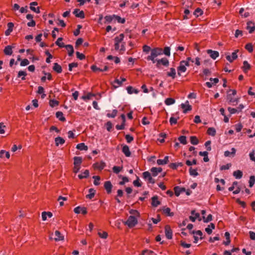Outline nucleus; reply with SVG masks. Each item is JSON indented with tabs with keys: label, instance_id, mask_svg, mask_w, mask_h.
<instances>
[{
	"label": "nucleus",
	"instance_id": "obj_46",
	"mask_svg": "<svg viewBox=\"0 0 255 255\" xmlns=\"http://www.w3.org/2000/svg\"><path fill=\"white\" fill-rule=\"evenodd\" d=\"M207 133L209 135L214 136L216 135V130L214 128H209L207 129Z\"/></svg>",
	"mask_w": 255,
	"mask_h": 255
},
{
	"label": "nucleus",
	"instance_id": "obj_27",
	"mask_svg": "<svg viewBox=\"0 0 255 255\" xmlns=\"http://www.w3.org/2000/svg\"><path fill=\"white\" fill-rule=\"evenodd\" d=\"M54 240L56 241H60L64 240V236L58 231H56L54 233Z\"/></svg>",
	"mask_w": 255,
	"mask_h": 255
},
{
	"label": "nucleus",
	"instance_id": "obj_54",
	"mask_svg": "<svg viewBox=\"0 0 255 255\" xmlns=\"http://www.w3.org/2000/svg\"><path fill=\"white\" fill-rule=\"evenodd\" d=\"M63 38L62 37H59L57 41L55 42V44L59 47L62 48L65 47V44L62 42Z\"/></svg>",
	"mask_w": 255,
	"mask_h": 255
},
{
	"label": "nucleus",
	"instance_id": "obj_51",
	"mask_svg": "<svg viewBox=\"0 0 255 255\" xmlns=\"http://www.w3.org/2000/svg\"><path fill=\"white\" fill-rule=\"evenodd\" d=\"M98 235L101 238L104 239H107L108 236V233L105 231H102V232L99 231L98 232Z\"/></svg>",
	"mask_w": 255,
	"mask_h": 255
},
{
	"label": "nucleus",
	"instance_id": "obj_14",
	"mask_svg": "<svg viewBox=\"0 0 255 255\" xmlns=\"http://www.w3.org/2000/svg\"><path fill=\"white\" fill-rule=\"evenodd\" d=\"M199 217V213H196L195 211L193 210L191 211V216L189 217V219L192 222H194L196 219H198L199 221H201V219H200Z\"/></svg>",
	"mask_w": 255,
	"mask_h": 255
},
{
	"label": "nucleus",
	"instance_id": "obj_50",
	"mask_svg": "<svg viewBox=\"0 0 255 255\" xmlns=\"http://www.w3.org/2000/svg\"><path fill=\"white\" fill-rule=\"evenodd\" d=\"M118 113V111L116 109L113 110L111 113H108L107 114L106 116L107 117L110 118H114L116 117Z\"/></svg>",
	"mask_w": 255,
	"mask_h": 255
},
{
	"label": "nucleus",
	"instance_id": "obj_34",
	"mask_svg": "<svg viewBox=\"0 0 255 255\" xmlns=\"http://www.w3.org/2000/svg\"><path fill=\"white\" fill-rule=\"evenodd\" d=\"M52 215V213L50 212H43L42 213V219L43 221H46L47 217L51 218Z\"/></svg>",
	"mask_w": 255,
	"mask_h": 255
},
{
	"label": "nucleus",
	"instance_id": "obj_48",
	"mask_svg": "<svg viewBox=\"0 0 255 255\" xmlns=\"http://www.w3.org/2000/svg\"><path fill=\"white\" fill-rule=\"evenodd\" d=\"M175 102V100L173 98H168L165 100L164 103L167 106H170L173 104H174Z\"/></svg>",
	"mask_w": 255,
	"mask_h": 255
},
{
	"label": "nucleus",
	"instance_id": "obj_29",
	"mask_svg": "<svg viewBox=\"0 0 255 255\" xmlns=\"http://www.w3.org/2000/svg\"><path fill=\"white\" fill-rule=\"evenodd\" d=\"M14 24L12 22H8L7 23V29L5 31V34L6 36L9 35L13 30Z\"/></svg>",
	"mask_w": 255,
	"mask_h": 255
},
{
	"label": "nucleus",
	"instance_id": "obj_5",
	"mask_svg": "<svg viewBox=\"0 0 255 255\" xmlns=\"http://www.w3.org/2000/svg\"><path fill=\"white\" fill-rule=\"evenodd\" d=\"M143 178L149 183L154 184L155 180L152 178L151 174L148 171H145L142 173Z\"/></svg>",
	"mask_w": 255,
	"mask_h": 255
},
{
	"label": "nucleus",
	"instance_id": "obj_58",
	"mask_svg": "<svg viewBox=\"0 0 255 255\" xmlns=\"http://www.w3.org/2000/svg\"><path fill=\"white\" fill-rule=\"evenodd\" d=\"M122 84V81L118 79H116L113 82V86L115 88H118L120 86H121Z\"/></svg>",
	"mask_w": 255,
	"mask_h": 255
},
{
	"label": "nucleus",
	"instance_id": "obj_17",
	"mask_svg": "<svg viewBox=\"0 0 255 255\" xmlns=\"http://www.w3.org/2000/svg\"><path fill=\"white\" fill-rule=\"evenodd\" d=\"M104 188L106 190L108 194H110L112 192V189L113 187V185L110 181H106L104 183Z\"/></svg>",
	"mask_w": 255,
	"mask_h": 255
},
{
	"label": "nucleus",
	"instance_id": "obj_57",
	"mask_svg": "<svg viewBox=\"0 0 255 255\" xmlns=\"http://www.w3.org/2000/svg\"><path fill=\"white\" fill-rule=\"evenodd\" d=\"M189 173L190 175L193 176L194 177H196L198 175V173L196 169H193L192 167H190L189 169Z\"/></svg>",
	"mask_w": 255,
	"mask_h": 255
},
{
	"label": "nucleus",
	"instance_id": "obj_62",
	"mask_svg": "<svg viewBox=\"0 0 255 255\" xmlns=\"http://www.w3.org/2000/svg\"><path fill=\"white\" fill-rule=\"evenodd\" d=\"M115 19V14L112 15H107L105 17V19L108 23L111 22Z\"/></svg>",
	"mask_w": 255,
	"mask_h": 255
},
{
	"label": "nucleus",
	"instance_id": "obj_36",
	"mask_svg": "<svg viewBox=\"0 0 255 255\" xmlns=\"http://www.w3.org/2000/svg\"><path fill=\"white\" fill-rule=\"evenodd\" d=\"M82 162V157L79 156H76L74 158V165L81 166Z\"/></svg>",
	"mask_w": 255,
	"mask_h": 255
},
{
	"label": "nucleus",
	"instance_id": "obj_64",
	"mask_svg": "<svg viewBox=\"0 0 255 255\" xmlns=\"http://www.w3.org/2000/svg\"><path fill=\"white\" fill-rule=\"evenodd\" d=\"M178 140L183 144H186L187 143L186 137L184 135L180 136L178 137Z\"/></svg>",
	"mask_w": 255,
	"mask_h": 255
},
{
	"label": "nucleus",
	"instance_id": "obj_32",
	"mask_svg": "<svg viewBox=\"0 0 255 255\" xmlns=\"http://www.w3.org/2000/svg\"><path fill=\"white\" fill-rule=\"evenodd\" d=\"M127 90L128 93L129 94H137L138 93L139 91L137 89L133 88L132 86H128L127 88Z\"/></svg>",
	"mask_w": 255,
	"mask_h": 255
},
{
	"label": "nucleus",
	"instance_id": "obj_25",
	"mask_svg": "<svg viewBox=\"0 0 255 255\" xmlns=\"http://www.w3.org/2000/svg\"><path fill=\"white\" fill-rule=\"evenodd\" d=\"M176 70L174 68H170L169 71L167 72V76L174 79L176 77Z\"/></svg>",
	"mask_w": 255,
	"mask_h": 255
},
{
	"label": "nucleus",
	"instance_id": "obj_63",
	"mask_svg": "<svg viewBox=\"0 0 255 255\" xmlns=\"http://www.w3.org/2000/svg\"><path fill=\"white\" fill-rule=\"evenodd\" d=\"M26 75L27 74L26 72L24 71H19L18 73L17 77L19 78L22 77L21 79L22 80H24L25 79V77L26 76Z\"/></svg>",
	"mask_w": 255,
	"mask_h": 255
},
{
	"label": "nucleus",
	"instance_id": "obj_39",
	"mask_svg": "<svg viewBox=\"0 0 255 255\" xmlns=\"http://www.w3.org/2000/svg\"><path fill=\"white\" fill-rule=\"evenodd\" d=\"M225 237L226 238V241L223 242V244L225 246H228L231 242L230 233L228 232H225Z\"/></svg>",
	"mask_w": 255,
	"mask_h": 255
},
{
	"label": "nucleus",
	"instance_id": "obj_10",
	"mask_svg": "<svg viewBox=\"0 0 255 255\" xmlns=\"http://www.w3.org/2000/svg\"><path fill=\"white\" fill-rule=\"evenodd\" d=\"M93 166L95 169L102 170L106 166V163L104 161H101L100 162L95 163L93 165Z\"/></svg>",
	"mask_w": 255,
	"mask_h": 255
},
{
	"label": "nucleus",
	"instance_id": "obj_26",
	"mask_svg": "<svg viewBox=\"0 0 255 255\" xmlns=\"http://www.w3.org/2000/svg\"><path fill=\"white\" fill-rule=\"evenodd\" d=\"M247 29L249 30V33H252L255 29V23L252 21H249L247 23Z\"/></svg>",
	"mask_w": 255,
	"mask_h": 255
},
{
	"label": "nucleus",
	"instance_id": "obj_28",
	"mask_svg": "<svg viewBox=\"0 0 255 255\" xmlns=\"http://www.w3.org/2000/svg\"><path fill=\"white\" fill-rule=\"evenodd\" d=\"M65 142L64 139L60 136H58L55 138V143L56 146H58L60 144H63Z\"/></svg>",
	"mask_w": 255,
	"mask_h": 255
},
{
	"label": "nucleus",
	"instance_id": "obj_23",
	"mask_svg": "<svg viewBox=\"0 0 255 255\" xmlns=\"http://www.w3.org/2000/svg\"><path fill=\"white\" fill-rule=\"evenodd\" d=\"M174 191L175 195H176V196L178 197L180 195V194L181 193L185 191V189L184 188L180 187L179 186H175L174 188Z\"/></svg>",
	"mask_w": 255,
	"mask_h": 255
},
{
	"label": "nucleus",
	"instance_id": "obj_38",
	"mask_svg": "<svg viewBox=\"0 0 255 255\" xmlns=\"http://www.w3.org/2000/svg\"><path fill=\"white\" fill-rule=\"evenodd\" d=\"M129 213L131 215L130 216H135L137 219L140 217V213L136 210L131 209L129 211Z\"/></svg>",
	"mask_w": 255,
	"mask_h": 255
},
{
	"label": "nucleus",
	"instance_id": "obj_33",
	"mask_svg": "<svg viewBox=\"0 0 255 255\" xmlns=\"http://www.w3.org/2000/svg\"><path fill=\"white\" fill-rule=\"evenodd\" d=\"M236 152V149L234 147L231 148V152L226 150L224 152V156L226 157H229L231 155L234 156Z\"/></svg>",
	"mask_w": 255,
	"mask_h": 255
},
{
	"label": "nucleus",
	"instance_id": "obj_4",
	"mask_svg": "<svg viewBox=\"0 0 255 255\" xmlns=\"http://www.w3.org/2000/svg\"><path fill=\"white\" fill-rule=\"evenodd\" d=\"M138 222V219L135 216H129L125 224L128 226L129 228L134 227Z\"/></svg>",
	"mask_w": 255,
	"mask_h": 255
},
{
	"label": "nucleus",
	"instance_id": "obj_31",
	"mask_svg": "<svg viewBox=\"0 0 255 255\" xmlns=\"http://www.w3.org/2000/svg\"><path fill=\"white\" fill-rule=\"evenodd\" d=\"M53 69L57 73H61L62 71L61 66L57 63H54L53 64Z\"/></svg>",
	"mask_w": 255,
	"mask_h": 255
},
{
	"label": "nucleus",
	"instance_id": "obj_45",
	"mask_svg": "<svg viewBox=\"0 0 255 255\" xmlns=\"http://www.w3.org/2000/svg\"><path fill=\"white\" fill-rule=\"evenodd\" d=\"M37 93L39 94H41V97L42 99H44L46 97V94L44 93V89L41 86H39L38 87Z\"/></svg>",
	"mask_w": 255,
	"mask_h": 255
},
{
	"label": "nucleus",
	"instance_id": "obj_12",
	"mask_svg": "<svg viewBox=\"0 0 255 255\" xmlns=\"http://www.w3.org/2000/svg\"><path fill=\"white\" fill-rule=\"evenodd\" d=\"M165 233L167 239H171L172 238V231L169 225H166L165 227Z\"/></svg>",
	"mask_w": 255,
	"mask_h": 255
},
{
	"label": "nucleus",
	"instance_id": "obj_13",
	"mask_svg": "<svg viewBox=\"0 0 255 255\" xmlns=\"http://www.w3.org/2000/svg\"><path fill=\"white\" fill-rule=\"evenodd\" d=\"M179 119L178 113L173 114L169 119V123L171 126L175 125L177 123V120Z\"/></svg>",
	"mask_w": 255,
	"mask_h": 255
},
{
	"label": "nucleus",
	"instance_id": "obj_20",
	"mask_svg": "<svg viewBox=\"0 0 255 255\" xmlns=\"http://www.w3.org/2000/svg\"><path fill=\"white\" fill-rule=\"evenodd\" d=\"M37 4L38 3L36 1L31 2L30 3V8L32 11L36 12V13H39L40 12L39 7H35V6L37 5Z\"/></svg>",
	"mask_w": 255,
	"mask_h": 255
},
{
	"label": "nucleus",
	"instance_id": "obj_37",
	"mask_svg": "<svg viewBox=\"0 0 255 255\" xmlns=\"http://www.w3.org/2000/svg\"><path fill=\"white\" fill-rule=\"evenodd\" d=\"M152 202L151 204L153 207H157L159 205H160V202L158 200L157 196H154L152 198Z\"/></svg>",
	"mask_w": 255,
	"mask_h": 255
},
{
	"label": "nucleus",
	"instance_id": "obj_59",
	"mask_svg": "<svg viewBox=\"0 0 255 255\" xmlns=\"http://www.w3.org/2000/svg\"><path fill=\"white\" fill-rule=\"evenodd\" d=\"M115 20L117 21L120 23H124L126 21V20L124 18H122L120 16L117 15L115 14Z\"/></svg>",
	"mask_w": 255,
	"mask_h": 255
},
{
	"label": "nucleus",
	"instance_id": "obj_6",
	"mask_svg": "<svg viewBox=\"0 0 255 255\" xmlns=\"http://www.w3.org/2000/svg\"><path fill=\"white\" fill-rule=\"evenodd\" d=\"M239 50H235L231 54V55H228L226 56V59L230 63L233 62L235 60L238 58L237 53L239 52Z\"/></svg>",
	"mask_w": 255,
	"mask_h": 255
},
{
	"label": "nucleus",
	"instance_id": "obj_18",
	"mask_svg": "<svg viewBox=\"0 0 255 255\" xmlns=\"http://www.w3.org/2000/svg\"><path fill=\"white\" fill-rule=\"evenodd\" d=\"M122 152L126 157H129L131 155V152L129 150V147L126 144L122 145Z\"/></svg>",
	"mask_w": 255,
	"mask_h": 255
},
{
	"label": "nucleus",
	"instance_id": "obj_2",
	"mask_svg": "<svg viewBox=\"0 0 255 255\" xmlns=\"http://www.w3.org/2000/svg\"><path fill=\"white\" fill-rule=\"evenodd\" d=\"M190 62H194V60L190 57H187L185 60H182L180 62L179 65L177 69V74L179 76H180L182 73H184L186 71V67L189 66Z\"/></svg>",
	"mask_w": 255,
	"mask_h": 255
},
{
	"label": "nucleus",
	"instance_id": "obj_24",
	"mask_svg": "<svg viewBox=\"0 0 255 255\" xmlns=\"http://www.w3.org/2000/svg\"><path fill=\"white\" fill-rule=\"evenodd\" d=\"M13 47H12L11 45H7V46H5L3 50V52L4 53V54L6 55H9V56L12 55V48H13Z\"/></svg>",
	"mask_w": 255,
	"mask_h": 255
},
{
	"label": "nucleus",
	"instance_id": "obj_15",
	"mask_svg": "<svg viewBox=\"0 0 255 255\" xmlns=\"http://www.w3.org/2000/svg\"><path fill=\"white\" fill-rule=\"evenodd\" d=\"M207 53L209 54L210 57L214 60H215L219 56V53L218 51H214L211 49L207 50Z\"/></svg>",
	"mask_w": 255,
	"mask_h": 255
},
{
	"label": "nucleus",
	"instance_id": "obj_56",
	"mask_svg": "<svg viewBox=\"0 0 255 255\" xmlns=\"http://www.w3.org/2000/svg\"><path fill=\"white\" fill-rule=\"evenodd\" d=\"M163 212L165 214H166L167 216H173V213L171 212V210L168 207L164 208L163 209Z\"/></svg>",
	"mask_w": 255,
	"mask_h": 255
},
{
	"label": "nucleus",
	"instance_id": "obj_19",
	"mask_svg": "<svg viewBox=\"0 0 255 255\" xmlns=\"http://www.w3.org/2000/svg\"><path fill=\"white\" fill-rule=\"evenodd\" d=\"M194 234V242L195 243H197L199 240V239H202V233L201 231L198 230L196 232H194L193 233Z\"/></svg>",
	"mask_w": 255,
	"mask_h": 255
},
{
	"label": "nucleus",
	"instance_id": "obj_30",
	"mask_svg": "<svg viewBox=\"0 0 255 255\" xmlns=\"http://www.w3.org/2000/svg\"><path fill=\"white\" fill-rule=\"evenodd\" d=\"M64 47H65L66 50H67L68 55L69 56H72L74 53V49L73 46L70 44L65 45Z\"/></svg>",
	"mask_w": 255,
	"mask_h": 255
},
{
	"label": "nucleus",
	"instance_id": "obj_52",
	"mask_svg": "<svg viewBox=\"0 0 255 255\" xmlns=\"http://www.w3.org/2000/svg\"><path fill=\"white\" fill-rule=\"evenodd\" d=\"M89 194L86 195V198L89 199L93 198L95 195V190L93 188H91L89 190Z\"/></svg>",
	"mask_w": 255,
	"mask_h": 255
},
{
	"label": "nucleus",
	"instance_id": "obj_3",
	"mask_svg": "<svg viewBox=\"0 0 255 255\" xmlns=\"http://www.w3.org/2000/svg\"><path fill=\"white\" fill-rule=\"evenodd\" d=\"M163 54V50L161 48H154L151 49L150 55L147 57V60H151L153 63H155L157 60L155 59L158 56Z\"/></svg>",
	"mask_w": 255,
	"mask_h": 255
},
{
	"label": "nucleus",
	"instance_id": "obj_55",
	"mask_svg": "<svg viewBox=\"0 0 255 255\" xmlns=\"http://www.w3.org/2000/svg\"><path fill=\"white\" fill-rule=\"evenodd\" d=\"M95 96V95L91 93H88L86 95H84L81 98L82 99H83V100H85V101H86V100H90L91 99V98L92 97H94Z\"/></svg>",
	"mask_w": 255,
	"mask_h": 255
},
{
	"label": "nucleus",
	"instance_id": "obj_1",
	"mask_svg": "<svg viewBox=\"0 0 255 255\" xmlns=\"http://www.w3.org/2000/svg\"><path fill=\"white\" fill-rule=\"evenodd\" d=\"M125 35L123 33L120 34L114 38L115 49L120 52H124L126 50L125 43L123 42Z\"/></svg>",
	"mask_w": 255,
	"mask_h": 255
},
{
	"label": "nucleus",
	"instance_id": "obj_8",
	"mask_svg": "<svg viewBox=\"0 0 255 255\" xmlns=\"http://www.w3.org/2000/svg\"><path fill=\"white\" fill-rule=\"evenodd\" d=\"M156 66L159 67L161 65L164 66H168L169 65V61L166 58H163L161 59H158L156 61Z\"/></svg>",
	"mask_w": 255,
	"mask_h": 255
},
{
	"label": "nucleus",
	"instance_id": "obj_44",
	"mask_svg": "<svg viewBox=\"0 0 255 255\" xmlns=\"http://www.w3.org/2000/svg\"><path fill=\"white\" fill-rule=\"evenodd\" d=\"M233 175L236 179H241L243 176V172L240 170H237L233 172Z\"/></svg>",
	"mask_w": 255,
	"mask_h": 255
},
{
	"label": "nucleus",
	"instance_id": "obj_61",
	"mask_svg": "<svg viewBox=\"0 0 255 255\" xmlns=\"http://www.w3.org/2000/svg\"><path fill=\"white\" fill-rule=\"evenodd\" d=\"M93 178L94 179V184L96 186H98L100 184V177L99 176H94Z\"/></svg>",
	"mask_w": 255,
	"mask_h": 255
},
{
	"label": "nucleus",
	"instance_id": "obj_49",
	"mask_svg": "<svg viewBox=\"0 0 255 255\" xmlns=\"http://www.w3.org/2000/svg\"><path fill=\"white\" fill-rule=\"evenodd\" d=\"M183 163L182 162L172 163L169 165V167L173 169H176L179 166H182Z\"/></svg>",
	"mask_w": 255,
	"mask_h": 255
},
{
	"label": "nucleus",
	"instance_id": "obj_42",
	"mask_svg": "<svg viewBox=\"0 0 255 255\" xmlns=\"http://www.w3.org/2000/svg\"><path fill=\"white\" fill-rule=\"evenodd\" d=\"M49 104L51 108H54L59 105V102L54 99H51L49 100Z\"/></svg>",
	"mask_w": 255,
	"mask_h": 255
},
{
	"label": "nucleus",
	"instance_id": "obj_43",
	"mask_svg": "<svg viewBox=\"0 0 255 255\" xmlns=\"http://www.w3.org/2000/svg\"><path fill=\"white\" fill-rule=\"evenodd\" d=\"M76 148L80 150H87L88 146L84 143H80L77 145Z\"/></svg>",
	"mask_w": 255,
	"mask_h": 255
},
{
	"label": "nucleus",
	"instance_id": "obj_53",
	"mask_svg": "<svg viewBox=\"0 0 255 255\" xmlns=\"http://www.w3.org/2000/svg\"><path fill=\"white\" fill-rule=\"evenodd\" d=\"M203 13V10L200 8H197L195 11H194V15L196 16V17H198L199 16H201V15H202Z\"/></svg>",
	"mask_w": 255,
	"mask_h": 255
},
{
	"label": "nucleus",
	"instance_id": "obj_7",
	"mask_svg": "<svg viewBox=\"0 0 255 255\" xmlns=\"http://www.w3.org/2000/svg\"><path fill=\"white\" fill-rule=\"evenodd\" d=\"M180 107L183 110V112L184 114H186L192 110V106L189 104L188 101H186L185 103H182L180 105Z\"/></svg>",
	"mask_w": 255,
	"mask_h": 255
},
{
	"label": "nucleus",
	"instance_id": "obj_47",
	"mask_svg": "<svg viewBox=\"0 0 255 255\" xmlns=\"http://www.w3.org/2000/svg\"><path fill=\"white\" fill-rule=\"evenodd\" d=\"M89 176V171L88 170H85L82 174L78 175L79 179L86 178Z\"/></svg>",
	"mask_w": 255,
	"mask_h": 255
},
{
	"label": "nucleus",
	"instance_id": "obj_16",
	"mask_svg": "<svg viewBox=\"0 0 255 255\" xmlns=\"http://www.w3.org/2000/svg\"><path fill=\"white\" fill-rule=\"evenodd\" d=\"M251 66L248 63L247 61H244L243 62V65L242 67V69L245 73H247L251 69Z\"/></svg>",
	"mask_w": 255,
	"mask_h": 255
},
{
	"label": "nucleus",
	"instance_id": "obj_9",
	"mask_svg": "<svg viewBox=\"0 0 255 255\" xmlns=\"http://www.w3.org/2000/svg\"><path fill=\"white\" fill-rule=\"evenodd\" d=\"M74 212L75 214H78L81 213L86 215L87 213V208L86 207H81L80 206L76 207L74 209Z\"/></svg>",
	"mask_w": 255,
	"mask_h": 255
},
{
	"label": "nucleus",
	"instance_id": "obj_21",
	"mask_svg": "<svg viewBox=\"0 0 255 255\" xmlns=\"http://www.w3.org/2000/svg\"><path fill=\"white\" fill-rule=\"evenodd\" d=\"M73 13L76 17L81 18H84L85 17V14L84 11L83 10H80L79 9H75L73 11Z\"/></svg>",
	"mask_w": 255,
	"mask_h": 255
},
{
	"label": "nucleus",
	"instance_id": "obj_40",
	"mask_svg": "<svg viewBox=\"0 0 255 255\" xmlns=\"http://www.w3.org/2000/svg\"><path fill=\"white\" fill-rule=\"evenodd\" d=\"M56 117L58 118L60 121L64 122L66 119L64 117L63 114L62 112L58 111L56 113Z\"/></svg>",
	"mask_w": 255,
	"mask_h": 255
},
{
	"label": "nucleus",
	"instance_id": "obj_11",
	"mask_svg": "<svg viewBox=\"0 0 255 255\" xmlns=\"http://www.w3.org/2000/svg\"><path fill=\"white\" fill-rule=\"evenodd\" d=\"M210 82H207L205 83L206 86L209 88H212L213 86L215 85L216 84H217L219 82V79L217 78H210Z\"/></svg>",
	"mask_w": 255,
	"mask_h": 255
},
{
	"label": "nucleus",
	"instance_id": "obj_22",
	"mask_svg": "<svg viewBox=\"0 0 255 255\" xmlns=\"http://www.w3.org/2000/svg\"><path fill=\"white\" fill-rule=\"evenodd\" d=\"M162 170L161 167H152L150 169V171L152 173V175L154 177L156 176L158 173H160Z\"/></svg>",
	"mask_w": 255,
	"mask_h": 255
},
{
	"label": "nucleus",
	"instance_id": "obj_60",
	"mask_svg": "<svg viewBox=\"0 0 255 255\" xmlns=\"http://www.w3.org/2000/svg\"><path fill=\"white\" fill-rule=\"evenodd\" d=\"M190 142L193 145H197L199 143V140L196 136H192L190 137Z\"/></svg>",
	"mask_w": 255,
	"mask_h": 255
},
{
	"label": "nucleus",
	"instance_id": "obj_41",
	"mask_svg": "<svg viewBox=\"0 0 255 255\" xmlns=\"http://www.w3.org/2000/svg\"><path fill=\"white\" fill-rule=\"evenodd\" d=\"M227 98L229 103L230 104H234L238 102V99L236 98H234L233 96H231V94H228Z\"/></svg>",
	"mask_w": 255,
	"mask_h": 255
},
{
	"label": "nucleus",
	"instance_id": "obj_35",
	"mask_svg": "<svg viewBox=\"0 0 255 255\" xmlns=\"http://www.w3.org/2000/svg\"><path fill=\"white\" fill-rule=\"evenodd\" d=\"M0 157L1 158L6 157L7 159H9L10 157V154L8 151L4 150H1L0 151Z\"/></svg>",
	"mask_w": 255,
	"mask_h": 255
}]
</instances>
